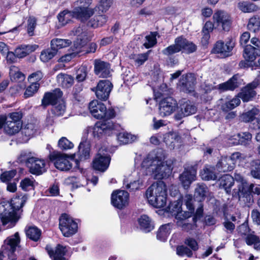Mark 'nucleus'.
Segmentation results:
<instances>
[{
  "label": "nucleus",
  "instance_id": "nucleus-38",
  "mask_svg": "<svg viewBox=\"0 0 260 260\" xmlns=\"http://www.w3.org/2000/svg\"><path fill=\"white\" fill-rule=\"evenodd\" d=\"M220 187L223 188L227 193L231 192V188L234 185V178L228 174L223 175L219 179Z\"/></svg>",
  "mask_w": 260,
  "mask_h": 260
},
{
  "label": "nucleus",
  "instance_id": "nucleus-51",
  "mask_svg": "<svg viewBox=\"0 0 260 260\" xmlns=\"http://www.w3.org/2000/svg\"><path fill=\"white\" fill-rule=\"evenodd\" d=\"M137 139V137L131 134L124 132L117 135V140L120 144H126L132 143Z\"/></svg>",
  "mask_w": 260,
  "mask_h": 260
},
{
  "label": "nucleus",
  "instance_id": "nucleus-27",
  "mask_svg": "<svg viewBox=\"0 0 260 260\" xmlns=\"http://www.w3.org/2000/svg\"><path fill=\"white\" fill-rule=\"evenodd\" d=\"M239 78L240 77L238 75H235L228 81L218 85V88L223 91L234 90L240 85Z\"/></svg>",
  "mask_w": 260,
  "mask_h": 260
},
{
  "label": "nucleus",
  "instance_id": "nucleus-17",
  "mask_svg": "<svg viewBox=\"0 0 260 260\" xmlns=\"http://www.w3.org/2000/svg\"><path fill=\"white\" fill-rule=\"evenodd\" d=\"M176 101L172 98H167L162 100L159 104V114L161 116L171 115L176 109Z\"/></svg>",
  "mask_w": 260,
  "mask_h": 260
},
{
  "label": "nucleus",
  "instance_id": "nucleus-63",
  "mask_svg": "<svg viewBox=\"0 0 260 260\" xmlns=\"http://www.w3.org/2000/svg\"><path fill=\"white\" fill-rule=\"evenodd\" d=\"M176 253L180 256H186L187 257H191L193 254L192 250L184 245L178 246L176 248Z\"/></svg>",
  "mask_w": 260,
  "mask_h": 260
},
{
  "label": "nucleus",
  "instance_id": "nucleus-57",
  "mask_svg": "<svg viewBox=\"0 0 260 260\" xmlns=\"http://www.w3.org/2000/svg\"><path fill=\"white\" fill-rule=\"evenodd\" d=\"M248 29L253 32H256L260 29V19L254 16L251 18L247 25Z\"/></svg>",
  "mask_w": 260,
  "mask_h": 260
},
{
  "label": "nucleus",
  "instance_id": "nucleus-20",
  "mask_svg": "<svg viewBox=\"0 0 260 260\" xmlns=\"http://www.w3.org/2000/svg\"><path fill=\"white\" fill-rule=\"evenodd\" d=\"M234 46L235 43L232 39H230L225 44L222 41H219L215 45L213 51L215 53L220 54L223 56H228Z\"/></svg>",
  "mask_w": 260,
  "mask_h": 260
},
{
  "label": "nucleus",
  "instance_id": "nucleus-6",
  "mask_svg": "<svg viewBox=\"0 0 260 260\" xmlns=\"http://www.w3.org/2000/svg\"><path fill=\"white\" fill-rule=\"evenodd\" d=\"M70 35L77 37V41L74 43L71 48L73 52L71 55L76 56L80 52L84 50V45L89 40L88 32L83 27L79 26L74 28L71 32Z\"/></svg>",
  "mask_w": 260,
  "mask_h": 260
},
{
  "label": "nucleus",
  "instance_id": "nucleus-10",
  "mask_svg": "<svg viewBox=\"0 0 260 260\" xmlns=\"http://www.w3.org/2000/svg\"><path fill=\"white\" fill-rule=\"evenodd\" d=\"M213 19L214 23L219 29L230 30L232 20L231 16L226 12L222 10L216 11L213 15Z\"/></svg>",
  "mask_w": 260,
  "mask_h": 260
},
{
  "label": "nucleus",
  "instance_id": "nucleus-7",
  "mask_svg": "<svg viewBox=\"0 0 260 260\" xmlns=\"http://www.w3.org/2000/svg\"><path fill=\"white\" fill-rule=\"evenodd\" d=\"M59 226L63 235L67 237L72 236L77 232V223L67 214H63L60 217Z\"/></svg>",
  "mask_w": 260,
  "mask_h": 260
},
{
  "label": "nucleus",
  "instance_id": "nucleus-58",
  "mask_svg": "<svg viewBox=\"0 0 260 260\" xmlns=\"http://www.w3.org/2000/svg\"><path fill=\"white\" fill-rule=\"evenodd\" d=\"M66 111V106L63 101L54 106L51 110L52 114L56 116H62Z\"/></svg>",
  "mask_w": 260,
  "mask_h": 260
},
{
  "label": "nucleus",
  "instance_id": "nucleus-18",
  "mask_svg": "<svg viewBox=\"0 0 260 260\" xmlns=\"http://www.w3.org/2000/svg\"><path fill=\"white\" fill-rule=\"evenodd\" d=\"M94 72L99 77L107 78L110 75V65L101 59H95L94 61Z\"/></svg>",
  "mask_w": 260,
  "mask_h": 260
},
{
  "label": "nucleus",
  "instance_id": "nucleus-35",
  "mask_svg": "<svg viewBox=\"0 0 260 260\" xmlns=\"http://www.w3.org/2000/svg\"><path fill=\"white\" fill-rule=\"evenodd\" d=\"M39 128V124L37 120H32L24 125L22 128V133L26 137L33 136Z\"/></svg>",
  "mask_w": 260,
  "mask_h": 260
},
{
  "label": "nucleus",
  "instance_id": "nucleus-47",
  "mask_svg": "<svg viewBox=\"0 0 260 260\" xmlns=\"http://www.w3.org/2000/svg\"><path fill=\"white\" fill-rule=\"evenodd\" d=\"M27 200V197L26 195L20 196L13 198L9 203L12 205L13 209L18 213L19 210L24 206Z\"/></svg>",
  "mask_w": 260,
  "mask_h": 260
},
{
  "label": "nucleus",
  "instance_id": "nucleus-64",
  "mask_svg": "<svg viewBox=\"0 0 260 260\" xmlns=\"http://www.w3.org/2000/svg\"><path fill=\"white\" fill-rule=\"evenodd\" d=\"M58 147L62 150H68L73 148L74 144L66 137L61 138L58 142Z\"/></svg>",
  "mask_w": 260,
  "mask_h": 260
},
{
  "label": "nucleus",
  "instance_id": "nucleus-28",
  "mask_svg": "<svg viewBox=\"0 0 260 260\" xmlns=\"http://www.w3.org/2000/svg\"><path fill=\"white\" fill-rule=\"evenodd\" d=\"M159 158L153 153L149 154L142 162V167L147 170V173L152 174Z\"/></svg>",
  "mask_w": 260,
  "mask_h": 260
},
{
  "label": "nucleus",
  "instance_id": "nucleus-24",
  "mask_svg": "<svg viewBox=\"0 0 260 260\" xmlns=\"http://www.w3.org/2000/svg\"><path fill=\"white\" fill-rule=\"evenodd\" d=\"M62 95V92L60 89H55L52 92L46 93L42 100V105L46 107L49 105H53L60 99Z\"/></svg>",
  "mask_w": 260,
  "mask_h": 260
},
{
  "label": "nucleus",
  "instance_id": "nucleus-2",
  "mask_svg": "<svg viewBox=\"0 0 260 260\" xmlns=\"http://www.w3.org/2000/svg\"><path fill=\"white\" fill-rule=\"evenodd\" d=\"M148 203L156 208L164 207L167 203V187L165 183L159 181L153 183L146 191Z\"/></svg>",
  "mask_w": 260,
  "mask_h": 260
},
{
  "label": "nucleus",
  "instance_id": "nucleus-42",
  "mask_svg": "<svg viewBox=\"0 0 260 260\" xmlns=\"http://www.w3.org/2000/svg\"><path fill=\"white\" fill-rule=\"evenodd\" d=\"M75 18L73 11H69L67 10L59 13L57 15V18L61 26H64L69 22L72 18Z\"/></svg>",
  "mask_w": 260,
  "mask_h": 260
},
{
  "label": "nucleus",
  "instance_id": "nucleus-32",
  "mask_svg": "<svg viewBox=\"0 0 260 260\" xmlns=\"http://www.w3.org/2000/svg\"><path fill=\"white\" fill-rule=\"evenodd\" d=\"M164 142L170 149H174L176 144L180 142V137L176 132H170L164 136Z\"/></svg>",
  "mask_w": 260,
  "mask_h": 260
},
{
  "label": "nucleus",
  "instance_id": "nucleus-30",
  "mask_svg": "<svg viewBox=\"0 0 260 260\" xmlns=\"http://www.w3.org/2000/svg\"><path fill=\"white\" fill-rule=\"evenodd\" d=\"M254 187L253 184H249L247 181L242 182L239 184L238 196L239 199L246 198L247 200L250 199V194L253 188Z\"/></svg>",
  "mask_w": 260,
  "mask_h": 260
},
{
  "label": "nucleus",
  "instance_id": "nucleus-12",
  "mask_svg": "<svg viewBox=\"0 0 260 260\" xmlns=\"http://www.w3.org/2000/svg\"><path fill=\"white\" fill-rule=\"evenodd\" d=\"M129 202L128 193L123 190H117L111 195V203L117 208L122 209L128 205Z\"/></svg>",
  "mask_w": 260,
  "mask_h": 260
},
{
  "label": "nucleus",
  "instance_id": "nucleus-52",
  "mask_svg": "<svg viewBox=\"0 0 260 260\" xmlns=\"http://www.w3.org/2000/svg\"><path fill=\"white\" fill-rule=\"evenodd\" d=\"M37 183L32 178H25L20 182V187L25 191L34 189Z\"/></svg>",
  "mask_w": 260,
  "mask_h": 260
},
{
  "label": "nucleus",
  "instance_id": "nucleus-39",
  "mask_svg": "<svg viewBox=\"0 0 260 260\" xmlns=\"http://www.w3.org/2000/svg\"><path fill=\"white\" fill-rule=\"evenodd\" d=\"M180 43V50H183L187 53H190L194 52L197 49V46L191 42L186 40L182 36L179 37Z\"/></svg>",
  "mask_w": 260,
  "mask_h": 260
},
{
  "label": "nucleus",
  "instance_id": "nucleus-50",
  "mask_svg": "<svg viewBox=\"0 0 260 260\" xmlns=\"http://www.w3.org/2000/svg\"><path fill=\"white\" fill-rule=\"evenodd\" d=\"M181 205L180 201H176L172 202L169 206V211L173 215L175 216L176 220L178 214H180L184 215L185 213L182 211Z\"/></svg>",
  "mask_w": 260,
  "mask_h": 260
},
{
  "label": "nucleus",
  "instance_id": "nucleus-56",
  "mask_svg": "<svg viewBox=\"0 0 260 260\" xmlns=\"http://www.w3.org/2000/svg\"><path fill=\"white\" fill-rule=\"evenodd\" d=\"M156 32H151L148 35L145 37V42L143 46L147 49L153 47L157 43Z\"/></svg>",
  "mask_w": 260,
  "mask_h": 260
},
{
  "label": "nucleus",
  "instance_id": "nucleus-29",
  "mask_svg": "<svg viewBox=\"0 0 260 260\" xmlns=\"http://www.w3.org/2000/svg\"><path fill=\"white\" fill-rule=\"evenodd\" d=\"M260 56V49L250 45H246L244 48L243 57L248 62L254 61L256 56Z\"/></svg>",
  "mask_w": 260,
  "mask_h": 260
},
{
  "label": "nucleus",
  "instance_id": "nucleus-25",
  "mask_svg": "<svg viewBox=\"0 0 260 260\" xmlns=\"http://www.w3.org/2000/svg\"><path fill=\"white\" fill-rule=\"evenodd\" d=\"M252 135L249 132H243L238 134L230 139V143L233 145L241 144L247 145L251 141Z\"/></svg>",
  "mask_w": 260,
  "mask_h": 260
},
{
  "label": "nucleus",
  "instance_id": "nucleus-5",
  "mask_svg": "<svg viewBox=\"0 0 260 260\" xmlns=\"http://www.w3.org/2000/svg\"><path fill=\"white\" fill-rule=\"evenodd\" d=\"M2 212L0 214V218L4 225H7V228L13 227L18 220L20 216L19 213L14 210L12 205L7 202L0 206Z\"/></svg>",
  "mask_w": 260,
  "mask_h": 260
},
{
  "label": "nucleus",
  "instance_id": "nucleus-43",
  "mask_svg": "<svg viewBox=\"0 0 260 260\" xmlns=\"http://www.w3.org/2000/svg\"><path fill=\"white\" fill-rule=\"evenodd\" d=\"M57 81L62 87L68 88L73 84L74 78L71 75L60 73L57 76Z\"/></svg>",
  "mask_w": 260,
  "mask_h": 260
},
{
  "label": "nucleus",
  "instance_id": "nucleus-14",
  "mask_svg": "<svg viewBox=\"0 0 260 260\" xmlns=\"http://www.w3.org/2000/svg\"><path fill=\"white\" fill-rule=\"evenodd\" d=\"M112 83L107 80H101L98 83L95 90L96 97L101 100L105 101L109 98L112 88Z\"/></svg>",
  "mask_w": 260,
  "mask_h": 260
},
{
  "label": "nucleus",
  "instance_id": "nucleus-4",
  "mask_svg": "<svg viewBox=\"0 0 260 260\" xmlns=\"http://www.w3.org/2000/svg\"><path fill=\"white\" fill-rule=\"evenodd\" d=\"M20 237L19 233L16 232L14 235L8 237L2 246L0 251V260H3L5 255H7L10 260H14L16 258L15 252L17 247L19 246Z\"/></svg>",
  "mask_w": 260,
  "mask_h": 260
},
{
  "label": "nucleus",
  "instance_id": "nucleus-45",
  "mask_svg": "<svg viewBox=\"0 0 260 260\" xmlns=\"http://www.w3.org/2000/svg\"><path fill=\"white\" fill-rule=\"evenodd\" d=\"M71 44V41L68 39H53L51 40L50 44L53 49L57 50L69 46Z\"/></svg>",
  "mask_w": 260,
  "mask_h": 260
},
{
  "label": "nucleus",
  "instance_id": "nucleus-53",
  "mask_svg": "<svg viewBox=\"0 0 260 260\" xmlns=\"http://www.w3.org/2000/svg\"><path fill=\"white\" fill-rule=\"evenodd\" d=\"M57 52L56 50L51 48H48L43 50L40 54V59L44 62H48L56 54Z\"/></svg>",
  "mask_w": 260,
  "mask_h": 260
},
{
  "label": "nucleus",
  "instance_id": "nucleus-44",
  "mask_svg": "<svg viewBox=\"0 0 260 260\" xmlns=\"http://www.w3.org/2000/svg\"><path fill=\"white\" fill-rule=\"evenodd\" d=\"M238 8L244 13H251L259 10V8L256 5L248 2H240L238 4Z\"/></svg>",
  "mask_w": 260,
  "mask_h": 260
},
{
  "label": "nucleus",
  "instance_id": "nucleus-49",
  "mask_svg": "<svg viewBox=\"0 0 260 260\" xmlns=\"http://www.w3.org/2000/svg\"><path fill=\"white\" fill-rule=\"evenodd\" d=\"M171 230V225L170 223L162 225L157 232V238L161 241H165L170 234Z\"/></svg>",
  "mask_w": 260,
  "mask_h": 260
},
{
  "label": "nucleus",
  "instance_id": "nucleus-22",
  "mask_svg": "<svg viewBox=\"0 0 260 260\" xmlns=\"http://www.w3.org/2000/svg\"><path fill=\"white\" fill-rule=\"evenodd\" d=\"M191 216L190 212H185L184 215L180 214H178L176 219L177 226L186 232L193 230L196 226V223H191L189 222V218Z\"/></svg>",
  "mask_w": 260,
  "mask_h": 260
},
{
  "label": "nucleus",
  "instance_id": "nucleus-31",
  "mask_svg": "<svg viewBox=\"0 0 260 260\" xmlns=\"http://www.w3.org/2000/svg\"><path fill=\"white\" fill-rule=\"evenodd\" d=\"M108 20V16L104 14L96 15L90 19L88 25L93 28L101 27L106 24Z\"/></svg>",
  "mask_w": 260,
  "mask_h": 260
},
{
  "label": "nucleus",
  "instance_id": "nucleus-60",
  "mask_svg": "<svg viewBox=\"0 0 260 260\" xmlns=\"http://www.w3.org/2000/svg\"><path fill=\"white\" fill-rule=\"evenodd\" d=\"M39 87V83H31L27 87L25 92L24 93V96L25 98L33 96L37 92Z\"/></svg>",
  "mask_w": 260,
  "mask_h": 260
},
{
  "label": "nucleus",
  "instance_id": "nucleus-46",
  "mask_svg": "<svg viewBox=\"0 0 260 260\" xmlns=\"http://www.w3.org/2000/svg\"><path fill=\"white\" fill-rule=\"evenodd\" d=\"M200 176L205 180H215L217 176L214 172V168L211 166H206L200 172Z\"/></svg>",
  "mask_w": 260,
  "mask_h": 260
},
{
  "label": "nucleus",
  "instance_id": "nucleus-9",
  "mask_svg": "<svg viewBox=\"0 0 260 260\" xmlns=\"http://www.w3.org/2000/svg\"><path fill=\"white\" fill-rule=\"evenodd\" d=\"M49 158L55 168L60 171H67L72 167V162L66 154L54 152L50 154Z\"/></svg>",
  "mask_w": 260,
  "mask_h": 260
},
{
  "label": "nucleus",
  "instance_id": "nucleus-11",
  "mask_svg": "<svg viewBox=\"0 0 260 260\" xmlns=\"http://www.w3.org/2000/svg\"><path fill=\"white\" fill-rule=\"evenodd\" d=\"M259 85L258 79H255L252 82L248 83L243 87L241 91L237 94L239 99H241L243 102H248L252 101L256 96V92L255 89Z\"/></svg>",
  "mask_w": 260,
  "mask_h": 260
},
{
  "label": "nucleus",
  "instance_id": "nucleus-34",
  "mask_svg": "<svg viewBox=\"0 0 260 260\" xmlns=\"http://www.w3.org/2000/svg\"><path fill=\"white\" fill-rule=\"evenodd\" d=\"M138 223L141 230L146 233L151 231L154 228L153 222L146 215H142L138 219Z\"/></svg>",
  "mask_w": 260,
  "mask_h": 260
},
{
  "label": "nucleus",
  "instance_id": "nucleus-15",
  "mask_svg": "<svg viewBox=\"0 0 260 260\" xmlns=\"http://www.w3.org/2000/svg\"><path fill=\"white\" fill-rule=\"evenodd\" d=\"M196 174V166H188L184 168L183 172L179 176V179L185 189L188 188L192 182L195 180Z\"/></svg>",
  "mask_w": 260,
  "mask_h": 260
},
{
  "label": "nucleus",
  "instance_id": "nucleus-37",
  "mask_svg": "<svg viewBox=\"0 0 260 260\" xmlns=\"http://www.w3.org/2000/svg\"><path fill=\"white\" fill-rule=\"evenodd\" d=\"M216 168L220 172L231 171L234 169L233 163H232L229 157L223 156L217 162Z\"/></svg>",
  "mask_w": 260,
  "mask_h": 260
},
{
  "label": "nucleus",
  "instance_id": "nucleus-59",
  "mask_svg": "<svg viewBox=\"0 0 260 260\" xmlns=\"http://www.w3.org/2000/svg\"><path fill=\"white\" fill-rule=\"evenodd\" d=\"M258 110L257 109L253 108L251 110L244 113L241 116L242 120L244 122L252 121L255 116L258 114Z\"/></svg>",
  "mask_w": 260,
  "mask_h": 260
},
{
  "label": "nucleus",
  "instance_id": "nucleus-40",
  "mask_svg": "<svg viewBox=\"0 0 260 260\" xmlns=\"http://www.w3.org/2000/svg\"><path fill=\"white\" fill-rule=\"evenodd\" d=\"M75 154L81 160L89 158L90 147L88 144L81 142L78 147V151Z\"/></svg>",
  "mask_w": 260,
  "mask_h": 260
},
{
  "label": "nucleus",
  "instance_id": "nucleus-26",
  "mask_svg": "<svg viewBox=\"0 0 260 260\" xmlns=\"http://www.w3.org/2000/svg\"><path fill=\"white\" fill-rule=\"evenodd\" d=\"M38 48V46L35 44H22L18 46L15 50L17 57L21 58L34 52Z\"/></svg>",
  "mask_w": 260,
  "mask_h": 260
},
{
  "label": "nucleus",
  "instance_id": "nucleus-36",
  "mask_svg": "<svg viewBox=\"0 0 260 260\" xmlns=\"http://www.w3.org/2000/svg\"><path fill=\"white\" fill-rule=\"evenodd\" d=\"M241 103V100L237 95L232 99L226 98L221 106V109L223 111L228 112L237 106Z\"/></svg>",
  "mask_w": 260,
  "mask_h": 260
},
{
  "label": "nucleus",
  "instance_id": "nucleus-54",
  "mask_svg": "<svg viewBox=\"0 0 260 260\" xmlns=\"http://www.w3.org/2000/svg\"><path fill=\"white\" fill-rule=\"evenodd\" d=\"M229 157L231 161L233 163L234 168H235L236 164L238 165H242L246 159V156L239 152L232 153Z\"/></svg>",
  "mask_w": 260,
  "mask_h": 260
},
{
  "label": "nucleus",
  "instance_id": "nucleus-48",
  "mask_svg": "<svg viewBox=\"0 0 260 260\" xmlns=\"http://www.w3.org/2000/svg\"><path fill=\"white\" fill-rule=\"evenodd\" d=\"M26 236L34 241H37L40 238L41 231L37 226H30L25 228Z\"/></svg>",
  "mask_w": 260,
  "mask_h": 260
},
{
  "label": "nucleus",
  "instance_id": "nucleus-16",
  "mask_svg": "<svg viewBox=\"0 0 260 260\" xmlns=\"http://www.w3.org/2000/svg\"><path fill=\"white\" fill-rule=\"evenodd\" d=\"M29 172L35 175H40L46 171V163L44 159L34 157L27 164Z\"/></svg>",
  "mask_w": 260,
  "mask_h": 260
},
{
  "label": "nucleus",
  "instance_id": "nucleus-62",
  "mask_svg": "<svg viewBox=\"0 0 260 260\" xmlns=\"http://www.w3.org/2000/svg\"><path fill=\"white\" fill-rule=\"evenodd\" d=\"M112 4L111 0H98L97 7L103 13H106Z\"/></svg>",
  "mask_w": 260,
  "mask_h": 260
},
{
  "label": "nucleus",
  "instance_id": "nucleus-23",
  "mask_svg": "<svg viewBox=\"0 0 260 260\" xmlns=\"http://www.w3.org/2000/svg\"><path fill=\"white\" fill-rule=\"evenodd\" d=\"M46 249L53 260H66L64 255L68 250L66 246L58 244L53 250L51 247L47 246Z\"/></svg>",
  "mask_w": 260,
  "mask_h": 260
},
{
  "label": "nucleus",
  "instance_id": "nucleus-19",
  "mask_svg": "<svg viewBox=\"0 0 260 260\" xmlns=\"http://www.w3.org/2000/svg\"><path fill=\"white\" fill-rule=\"evenodd\" d=\"M196 79L192 74H188L182 76L179 81L181 90L185 92L190 93L194 91Z\"/></svg>",
  "mask_w": 260,
  "mask_h": 260
},
{
  "label": "nucleus",
  "instance_id": "nucleus-13",
  "mask_svg": "<svg viewBox=\"0 0 260 260\" xmlns=\"http://www.w3.org/2000/svg\"><path fill=\"white\" fill-rule=\"evenodd\" d=\"M197 111L196 107L189 101L183 100L180 104L177 112L174 117L175 119L179 120L183 117L194 114Z\"/></svg>",
  "mask_w": 260,
  "mask_h": 260
},
{
  "label": "nucleus",
  "instance_id": "nucleus-1",
  "mask_svg": "<svg viewBox=\"0 0 260 260\" xmlns=\"http://www.w3.org/2000/svg\"><path fill=\"white\" fill-rule=\"evenodd\" d=\"M89 110L91 115L96 119L106 118L103 121L97 122L94 126L89 127L94 138H100L104 136H110L119 131V125L114 123L111 119L115 116L113 109H107L105 105L96 100L91 101L89 104Z\"/></svg>",
  "mask_w": 260,
  "mask_h": 260
},
{
  "label": "nucleus",
  "instance_id": "nucleus-61",
  "mask_svg": "<svg viewBox=\"0 0 260 260\" xmlns=\"http://www.w3.org/2000/svg\"><path fill=\"white\" fill-rule=\"evenodd\" d=\"M37 25V19L35 17L30 16L27 20V31L29 36L34 35V30Z\"/></svg>",
  "mask_w": 260,
  "mask_h": 260
},
{
  "label": "nucleus",
  "instance_id": "nucleus-8",
  "mask_svg": "<svg viewBox=\"0 0 260 260\" xmlns=\"http://www.w3.org/2000/svg\"><path fill=\"white\" fill-rule=\"evenodd\" d=\"M172 169L170 161H164L159 159L151 174L155 179H162L170 176Z\"/></svg>",
  "mask_w": 260,
  "mask_h": 260
},
{
  "label": "nucleus",
  "instance_id": "nucleus-33",
  "mask_svg": "<svg viewBox=\"0 0 260 260\" xmlns=\"http://www.w3.org/2000/svg\"><path fill=\"white\" fill-rule=\"evenodd\" d=\"M22 122H14L7 120L4 125V130L9 135H14L19 132L22 128Z\"/></svg>",
  "mask_w": 260,
  "mask_h": 260
},
{
  "label": "nucleus",
  "instance_id": "nucleus-41",
  "mask_svg": "<svg viewBox=\"0 0 260 260\" xmlns=\"http://www.w3.org/2000/svg\"><path fill=\"white\" fill-rule=\"evenodd\" d=\"M179 37L175 39L174 44L170 45L162 50L164 55L169 56L175 53L179 52L180 50V43Z\"/></svg>",
  "mask_w": 260,
  "mask_h": 260
},
{
  "label": "nucleus",
  "instance_id": "nucleus-3",
  "mask_svg": "<svg viewBox=\"0 0 260 260\" xmlns=\"http://www.w3.org/2000/svg\"><path fill=\"white\" fill-rule=\"evenodd\" d=\"M91 0H77L73 4V11L75 18L82 22L87 21L94 13V9L90 7Z\"/></svg>",
  "mask_w": 260,
  "mask_h": 260
},
{
  "label": "nucleus",
  "instance_id": "nucleus-55",
  "mask_svg": "<svg viewBox=\"0 0 260 260\" xmlns=\"http://www.w3.org/2000/svg\"><path fill=\"white\" fill-rule=\"evenodd\" d=\"M250 174L254 178L260 179L259 159H256L252 161L250 168Z\"/></svg>",
  "mask_w": 260,
  "mask_h": 260
},
{
  "label": "nucleus",
  "instance_id": "nucleus-21",
  "mask_svg": "<svg viewBox=\"0 0 260 260\" xmlns=\"http://www.w3.org/2000/svg\"><path fill=\"white\" fill-rule=\"evenodd\" d=\"M110 162V158L107 155L99 153L93 160V168L101 172L105 171L108 168Z\"/></svg>",
  "mask_w": 260,
  "mask_h": 260
}]
</instances>
